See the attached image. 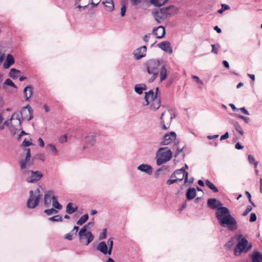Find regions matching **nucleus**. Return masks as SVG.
I'll use <instances>...</instances> for the list:
<instances>
[{"label":"nucleus","mask_w":262,"mask_h":262,"mask_svg":"<svg viewBox=\"0 0 262 262\" xmlns=\"http://www.w3.org/2000/svg\"><path fill=\"white\" fill-rule=\"evenodd\" d=\"M106 11L108 12H112L114 9V4L112 0L106 1L103 2Z\"/></svg>","instance_id":"nucleus-28"},{"label":"nucleus","mask_w":262,"mask_h":262,"mask_svg":"<svg viewBox=\"0 0 262 262\" xmlns=\"http://www.w3.org/2000/svg\"><path fill=\"white\" fill-rule=\"evenodd\" d=\"M168 0H150V3L155 6L160 7L164 5Z\"/></svg>","instance_id":"nucleus-35"},{"label":"nucleus","mask_w":262,"mask_h":262,"mask_svg":"<svg viewBox=\"0 0 262 262\" xmlns=\"http://www.w3.org/2000/svg\"><path fill=\"white\" fill-rule=\"evenodd\" d=\"M166 114V112H163L162 114H161V117H160V124L161 125V127L164 130H166L167 129L169 128V125L167 126L166 125H165V121L163 119V117L164 116V115Z\"/></svg>","instance_id":"nucleus-36"},{"label":"nucleus","mask_w":262,"mask_h":262,"mask_svg":"<svg viewBox=\"0 0 262 262\" xmlns=\"http://www.w3.org/2000/svg\"><path fill=\"white\" fill-rule=\"evenodd\" d=\"M207 205L211 209H216V217L219 224L223 227H227L228 230L234 231L237 229L236 220L230 214L229 209L222 207L223 204L214 198L209 199Z\"/></svg>","instance_id":"nucleus-1"},{"label":"nucleus","mask_w":262,"mask_h":262,"mask_svg":"<svg viewBox=\"0 0 262 262\" xmlns=\"http://www.w3.org/2000/svg\"><path fill=\"white\" fill-rule=\"evenodd\" d=\"M89 219L88 214H85L82 215L77 222V224L79 225H82L85 223Z\"/></svg>","instance_id":"nucleus-37"},{"label":"nucleus","mask_w":262,"mask_h":262,"mask_svg":"<svg viewBox=\"0 0 262 262\" xmlns=\"http://www.w3.org/2000/svg\"><path fill=\"white\" fill-rule=\"evenodd\" d=\"M230 9V7L225 4H223L221 5V9H219L217 11L219 13H222L224 11L229 10Z\"/></svg>","instance_id":"nucleus-42"},{"label":"nucleus","mask_w":262,"mask_h":262,"mask_svg":"<svg viewBox=\"0 0 262 262\" xmlns=\"http://www.w3.org/2000/svg\"><path fill=\"white\" fill-rule=\"evenodd\" d=\"M32 144V142L30 141H27L26 139L23 142V145L24 146H29Z\"/></svg>","instance_id":"nucleus-60"},{"label":"nucleus","mask_w":262,"mask_h":262,"mask_svg":"<svg viewBox=\"0 0 262 262\" xmlns=\"http://www.w3.org/2000/svg\"><path fill=\"white\" fill-rule=\"evenodd\" d=\"M9 130H10V132H11V133L13 135H14L16 134V132H17V129L15 128V127L14 126V125H13V124H11L9 126Z\"/></svg>","instance_id":"nucleus-49"},{"label":"nucleus","mask_w":262,"mask_h":262,"mask_svg":"<svg viewBox=\"0 0 262 262\" xmlns=\"http://www.w3.org/2000/svg\"><path fill=\"white\" fill-rule=\"evenodd\" d=\"M256 219H257V217H256V214L255 213H252L250 214L249 221L251 222H254L256 221Z\"/></svg>","instance_id":"nucleus-52"},{"label":"nucleus","mask_w":262,"mask_h":262,"mask_svg":"<svg viewBox=\"0 0 262 262\" xmlns=\"http://www.w3.org/2000/svg\"><path fill=\"white\" fill-rule=\"evenodd\" d=\"M49 220L52 222H62V219L61 216L56 215L54 216L51 217Z\"/></svg>","instance_id":"nucleus-40"},{"label":"nucleus","mask_w":262,"mask_h":262,"mask_svg":"<svg viewBox=\"0 0 262 262\" xmlns=\"http://www.w3.org/2000/svg\"><path fill=\"white\" fill-rule=\"evenodd\" d=\"M151 36V34L150 33H148V34H147L146 35H145L143 38V41L145 42V43H147L149 41V38Z\"/></svg>","instance_id":"nucleus-56"},{"label":"nucleus","mask_w":262,"mask_h":262,"mask_svg":"<svg viewBox=\"0 0 262 262\" xmlns=\"http://www.w3.org/2000/svg\"><path fill=\"white\" fill-rule=\"evenodd\" d=\"M242 234L237 235V243L234 249V254L235 256H239L243 252H248L252 248V244H248V241L245 237H243Z\"/></svg>","instance_id":"nucleus-4"},{"label":"nucleus","mask_w":262,"mask_h":262,"mask_svg":"<svg viewBox=\"0 0 262 262\" xmlns=\"http://www.w3.org/2000/svg\"><path fill=\"white\" fill-rule=\"evenodd\" d=\"M158 91V88H157L156 94L154 93L153 90H150L145 93L144 99L146 103L144 104V105H147L150 103V108L154 111L158 110L160 107V101L157 98Z\"/></svg>","instance_id":"nucleus-3"},{"label":"nucleus","mask_w":262,"mask_h":262,"mask_svg":"<svg viewBox=\"0 0 262 262\" xmlns=\"http://www.w3.org/2000/svg\"><path fill=\"white\" fill-rule=\"evenodd\" d=\"M59 142L63 143L67 142V136L66 135L62 136L59 139Z\"/></svg>","instance_id":"nucleus-58"},{"label":"nucleus","mask_w":262,"mask_h":262,"mask_svg":"<svg viewBox=\"0 0 262 262\" xmlns=\"http://www.w3.org/2000/svg\"><path fill=\"white\" fill-rule=\"evenodd\" d=\"M192 78L196 80V81L198 83L200 84H203V81L199 78V77L195 75H192Z\"/></svg>","instance_id":"nucleus-57"},{"label":"nucleus","mask_w":262,"mask_h":262,"mask_svg":"<svg viewBox=\"0 0 262 262\" xmlns=\"http://www.w3.org/2000/svg\"><path fill=\"white\" fill-rule=\"evenodd\" d=\"M107 246L105 242H100L97 246V250L101 252L103 254H107Z\"/></svg>","instance_id":"nucleus-25"},{"label":"nucleus","mask_w":262,"mask_h":262,"mask_svg":"<svg viewBox=\"0 0 262 262\" xmlns=\"http://www.w3.org/2000/svg\"><path fill=\"white\" fill-rule=\"evenodd\" d=\"M41 198L40 190L37 188L35 191L30 190L29 191V198L27 202V206L29 209H33L36 207L39 201Z\"/></svg>","instance_id":"nucleus-6"},{"label":"nucleus","mask_w":262,"mask_h":262,"mask_svg":"<svg viewBox=\"0 0 262 262\" xmlns=\"http://www.w3.org/2000/svg\"><path fill=\"white\" fill-rule=\"evenodd\" d=\"M239 110L241 111V112L243 114L247 115H250L249 112L246 109V108L245 107H241V108H240Z\"/></svg>","instance_id":"nucleus-62"},{"label":"nucleus","mask_w":262,"mask_h":262,"mask_svg":"<svg viewBox=\"0 0 262 262\" xmlns=\"http://www.w3.org/2000/svg\"><path fill=\"white\" fill-rule=\"evenodd\" d=\"M46 149L49 154L55 156L58 153V150L56 147L52 144H49L47 145L46 147Z\"/></svg>","instance_id":"nucleus-26"},{"label":"nucleus","mask_w":262,"mask_h":262,"mask_svg":"<svg viewBox=\"0 0 262 262\" xmlns=\"http://www.w3.org/2000/svg\"><path fill=\"white\" fill-rule=\"evenodd\" d=\"M220 45L219 44H213L211 45L212 47V50L211 52L213 53H214L215 54H217L218 53V48L219 47Z\"/></svg>","instance_id":"nucleus-46"},{"label":"nucleus","mask_w":262,"mask_h":262,"mask_svg":"<svg viewBox=\"0 0 262 262\" xmlns=\"http://www.w3.org/2000/svg\"><path fill=\"white\" fill-rule=\"evenodd\" d=\"M252 208L250 205H248L245 211L243 213V216H246L251 210Z\"/></svg>","instance_id":"nucleus-50"},{"label":"nucleus","mask_w":262,"mask_h":262,"mask_svg":"<svg viewBox=\"0 0 262 262\" xmlns=\"http://www.w3.org/2000/svg\"><path fill=\"white\" fill-rule=\"evenodd\" d=\"M152 14L154 16L156 21L159 24L162 23L164 19L166 18L165 15H164V13H163L161 8H159V9L154 11Z\"/></svg>","instance_id":"nucleus-16"},{"label":"nucleus","mask_w":262,"mask_h":262,"mask_svg":"<svg viewBox=\"0 0 262 262\" xmlns=\"http://www.w3.org/2000/svg\"><path fill=\"white\" fill-rule=\"evenodd\" d=\"M90 227L87 225V224L85 225H84L80 230L79 232V233H78V235H82V234H83V233H84L85 232H86L87 230L89 229Z\"/></svg>","instance_id":"nucleus-43"},{"label":"nucleus","mask_w":262,"mask_h":262,"mask_svg":"<svg viewBox=\"0 0 262 262\" xmlns=\"http://www.w3.org/2000/svg\"><path fill=\"white\" fill-rule=\"evenodd\" d=\"M5 84L9 86H11L13 88H16V85L14 83V82L10 80V79H7L5 81Z\"/></svg>","instance_id":"nucleus-47"},{"label":"nucleus","mask_w":262,"mask_h":262,"mask_svg":"<svg viewBox=\"0 0 262 262\" xmlns=\"http://www.w3.org/2000/svg\"><path fill=\"white\" fill-rule=\"evenodd\" d=\"M183 170L182 169H177V170H176L170 176V178H175L176 179H177V175H179L180 174H181Z\"/></svg>","instance_id":"nucleus-45"},{"label":"nucleus","mask_w":262,"mask_h":262,"mask_svg":"<svg viewBox=\"0 0 262 262\" xmlns=\"http://www.w3.org/2000/svg\"><path fill=\"white\" fill-rule=\"evenodd\" d=\"M147 48L145 46H142L135 50L133 55L136 60L145 57L146 55Z\"/></svg>","instance_id":"nucleus-10"},{"label":"nucleus","mask_w":262,"mask_h":262,"mask_svg":"<svg viewBox=\"0 0 262 262\" xmlns=\"http://www.w3.org/2000/svg\"><path fill=\"white\" fill-rule=\"evenodd\" d=\"M152 34L157 38H162L166 34L165 29L162 26L155 27L152 29Z\"/></svg>","instance_id":"nucleus-11"},{"label":"nucleus","mask_w":262,"mask_h":262,"mask_svg":"<svg viewBox=\"0 0 262 262\" xmlns=\"http://www.w3.org/2000/svg\"><path fill=\"white\" fill-rule=\"evenodd\" d=\"M26 150L27 153L25 159L21 160L19 161V164L20 165V168L21 169H24L26 168L27 163L29 161L31 157L30 149L29 148H27Z\"/></svg>","instance_id":"nucleus-18"},{"label":"nucleus","mask_w":262,"mask_h":262,"mask_svg":"<svg viewBox=\"0 0 262 262\" xmlns=\"http://www.w3.org/2000/svg\"><path fill=\"white\" fill-rule=\"evenodd\" d=\"M157 46L159 48L166 52L170 54L172 53V49L169 41H162L159 43Z\"/></svg>","instance_id":"nucleus-15"},{"label":"nucleus","mask_w":262,"mask_h":262,"mask_svg":"<svg viewBox=\"0 0 262 262\" xmlns=\"http://www.w3.org/2000/svg\"><path fill=\"white\" fill-rule=\"evenodd\" d=\"M147 89V86L144 83H140L136 84L135 86V91L138 94H141L143 91Z\"/></svg>","instance_id":"nucleus-27"},{"label":"nucleus","mask_w":262,"mask_h":262,"mask_svg":"<svg viewBox=\"0 0 262 262\" xmlns=\"http://www.w3.org/2000/svg\"><path fill=\"white\" fill-rule=\"evenodd\" d=\"M52 206L55 209H57L58 210H60L62 209V205L59 204L57 200V197L53 195L52 197Z\"/></svg>","instance_id":"nucleus-31"},{"label":"nucleus","mask_w":262,"mask_h":262,"mask_svg":"<svg viewBox=\"0 0 262 262\" xmlns=\"http://www.w3.org/2000/svg\"><path fill=\"white\" fill-rule=\"evenodd\" d=\"M248 161L250 163L254 165L255 168L257 167L258 162L255 161L254 157L252 155H249L248 156Z\"/></svg>","instance_id":"nucleus-39"},{"label":"nucleus","mask_w":262,"mask_h":262,"mask_svg":"<svg viewBox=\"0 0 262 262\" xmlns=\"http://www.w3.org/2000/svg\"><path fill=\"white\" fill-rule=\"evenodd\" d=\"M33 110L29 104L23 107L20 112L23 120H31L33 117Z\"/></svg>","instance_id":"nucleus-8"},{"label":"nucleus","mask_w":262,"mask_h":262,"mask_svg":"<svg viewBox=\"0 0 262 262\" xmlns=\"http://www.w3.org/2000/svg\"><path fill=\"white\" fill-rule=\"evenodd\" d=\"M229 133L228 132H226L224 135L221 136L220 138V141H222L223 140L229 138Z\"/></svg>","instance_id":"nucleus-59"},{"label":"nucleus","mask_w":262,"mask_h":262,"mask_svg":"<svg viewBox=\"0 0 262 262\" xmlns=\"http://www.w3.org/2000/svg\"><path fill=\"white\" fill-rule=\"evenodd\" d=\"M161 65L160 61L156 59H151L147 60L144 64L148 74L152 76L148 79L149 83L152 82L158 77L159 67Z\"/></svg>","instance_id":"nucleus-2"},{"label":"nucleus","mask_w":262,"mask_h":262,"mask_svg":"<svg viewBox=\"0 0 262 262\" xmlns=\"http://www.w3.org/2000/svg\"><path fill=\"white\" fill-rule=\"evenodd\" d=\"M252 262H262V254L257 251H254L251 255Z\"/></svg>","instance_id":"nucleus-22"},{"label":"nucleus","mask_w":262,"mask_h":262,"mask_svg":"<svg viewBox=\"0 0 262 262\" xmlns=\"http://www.w3.org/2000/svg\"><path fill=\"white\" fill-rule=\"evenodd\" d=\"M79 236V239L81 243L87 246L94 240V236L90 231L85 232Z\"/></svg>","instance_id":"nucleus-9"},{"label":"nucleus","mask_w":262,"mask_h":262,"mask_svg":"<svg viewBox=\"0 0 262 262\" xmlns=\"http://www.w3.org/2000/svg\"><path fill=\"white\" fill-rule=\"evenodd\" d=\"M53 193L52 191H48L45 194L44 204L46 207H50L51 205V200H52V197L53 196L52 195Z\"/></svg>","instance_id":"nucleus-21"},{"label":"nucleus","mask_w":262,"mask_h":262,"mask_svg":"<svg viewBox=\"0 0 262 262\" xmlns=\"http://www.w3.org/2000/svg\"><path fill=\"white\" fill-rule=\"evenodd\" d=\"M180 181H181V179H179V177H177V179L168 180L166 182V184L168 185H170L174 183H177L178 182H180Z\"/></svg>","instance_id":"nucleus-44"},{"label":"nucleus","mask_w":262,"mask_h":262,"mask_svg":"<svg viewBox=\"0 0 262 262\" xmlns=\"http://www.w3.org/2000/svg\"><path fill=\"white\" fill-rule=\"evenodd\" d=\"M20 74V71L19 70H16L14 68H12L10 69L9 76L13 79H15L18 77L19 74Z\"/></svg>","instance_id":"nucleus-30"},{"label":"nucleus","mask_w":262,"mask_h":262,"mask_svg":"<svg viewBox=\"0 0 262 262\" xmlns=\"http://www.w3.org/2000/svg\"><path fill=\"white\" fill-rule=\"evenodd\" d=\"M237 236L232 237L229 241H228L226 244L225 247L227 248L230 249L237 242Z\"/></svg>","instance_id":"nucleus-34"},{"label":"nucleus","mask_w":262,"mask_h":262,"mask_svg":"<svg viewBox=\"0 0 262 262\" xmlns=\"http://www.w3.org/2000/svg\"><path fill=\"white\" fill-rule=\"evenodd\" d=\"M206 186L211 189L213 192H217L219 191L217 187L209 180H206L205 181Z\"/></svg>","instance_id":"nucleus-33"},{"label":"nucleus","mask_w":262,"mask_h":262,"mask_svg":"<svg viewBox=\"0 0 262 262\" xmlns=\"http://www.w3.org/2000/svg\"><path fill=\"white\" fill-rule=\"evenodd\" d=\"M159 76L161 82L165 80L167 78V71L166 69V65L165 64H162L160 68Z\"/></svg>","instance_id":"nucleus-20"},{"label":"nucleus","mask_w":262,"mask_h":262,"mask_svg":"<svg viewBox=\"0 0 262 262\" xmlns=\"http://www.w3.org/2000/svg\"><path fill=\"white\" fill-rule=\"evenodd\" d=\"M107 235V230L106 228L103 229L102 232L100 234L99 239L101 240L106 238Z\"/></svg>","instance_id":"nucleus-48"},{"label":"nucleus","mask_w":262,"mask_h":262,"mask_svg":"<svg viewBox=\"0 0 262 262\" xmlns=\"http://www.w3.org/2000/svg\"><path fill=\"white\" fill-rule=\"evenodd\" d=\"M156 163L158 165L166 163L172 158V152L167 147L160 148L157 154Z\"/></svg>","instance_id":"nucleus-5"},{"label":"nucleus","mask_w":262,"mask_h":262,"mask_svg":"<svg viewBox=\"0 0 262 262\" xmlns=\"http://www.w3.org/2000/svg\"><path fill=\"white\" fill-rule=\"evenodd\" d=\"M73 203H69L66 206V212L69 214H71L73 213L74 212L77 211L78 207L77 206H75V207H73Z\"/></svg>","instance_id":"nucleus-29"},{"label":"nucleus","mask_w":262,"mask_h":262,"mask_svg":"<svg viewBox=\"0 0 262 262\" xmlns=\"http://www.w3.org/2000/svg\"><path fill=\"white\" fill-rule=\"evenodd\" d=\"M196 195L195 189L194 188L190 187L187 189L186 193V196L188 200L190 201L194 199Z\"/></svg>","instance_id":"nucleus-24"},{"label":"nucleus","mask_w":262,"mask_h":262,"mask_svg":"<svg viewBox=\"0 0 262 262\" xmlns=\"http://www.w3.org/2000/svg\"><path fill=\"white\" fill-rule=\"evenodd\" d=\"M14 59L13 56L10 54L6 56V60L3 64V68L5 69L9 68L14 63Z\"/></svg>","instance_id":"nucleus-19"},{"label":"nucleus","mask_w":262,"mask_h":262,"mask_svg":"<svg viewBox=\"0 0 262 262\" xmlns=\"http://www.w3.org/2000/svg\"><path fill=\"white\" fill-rule=\"evenodd\" d=\"M107 244L108 245V248H113V238L110 237L107 242Z\"/></svg>","instance_id":"nucleus-53"},{"label":"nucleus","mask_w":262,"mask_h":262,"mask_svg":"<svg viewBox=\"0 0 262 262\" xmlns=\"http://www.w3.org/2000/svg\"><path fill=\"white\" fill-rule=\"evenodd\" d=\"M137 169L142 172H145L148 175H151L152 172V167L150 165L147 164H140L137 167Z\"/></svg>","instance_id":"nucleus-17"},{"label":"nucleus","mask_w":262,"mask_h":262,"mask_svg":"<svg viewBox=\"0 0 262 262\" xmlns=\"http://www.w3.org/2000/svg\"><path fill=\"white\" fill-rule=\"evenodd\" d=\"M126 8V5L125 4H124L121 8V16L122 17H123L125 14Z\"/></svg>","instance_id":"nucleus-51"},{"label":"nucleus","mask_w":262,"mask_h":262,"mask_svg":"<svg viewBox=\"0 0 262 262\" xmlns=\"http://www.w3.org/2000/svg\"><path fill=\"white\" fill-rule=\"evenodd\" d=\"M176 137V134L174 132H171L168 134H165L163 137V144L168 145L170 144L173 141L175 140Z\"/></svg>","instance_id":"nucleus-13"},{"label":"nucleus","mask_w":262,"mask_h":262,"mask_svg":"<svg viewBox=\"0 0 262 262\" xmlns=\"http://www.w3.org/2000/svg\"><path fill=\"white\" fill-rule=\"evenodd\" d=\"M38 142L39 143V145L41 147H44L45 146V143H44V142L43 141V140L41 138H39L38 139Z\"/></svg>","instance_id":"nucleus-64"},{"label":"nucleus","mask_w":262,"mask_h":262,"mask_svg":"<svg viewBox=\"0 0 262 262\" xmlns=\"http://www.w3.org/2000/svg\"><path fill=\"white\" fill-rule=\"evenodd\" d=\"M98 134L95 132H91L89 133L85 137V142L91 146H93L95 144L96 142V138Z\"/></svg>","instance_id":"nucleus-14"},{"label":"nucleus","mask_w":262,"mask_h":262,"mask_svg":"<svg viewBox=\"0 0 262 262\" xmlns=\"http://www.w3.org/2000/svg\"><path fill=\"white\" fill-rule=\"evenodd\" d=\"M236 116H237V117L238 118H240L243 120H244L245 121L246 123H248L249 122V118L247 117H245V116H242V115H236Z\"/></svg>","instance_id":"nucleus-54"},{"label":"nucleus","mask_w":262,"mask_h":262,"mask_svg":"<svg viewBox=\"0 0 262 262\" xmlns=\"http://www.w3.org/2000/svg\"><path fill=\"white\" fill-rule=\"evenodd\" d=\"M233 125L234 126V129L238 132L241 135H243L244 134V132L242 129V127L239 124V123L235 121L233 123Z\"/></svg>","instance_id":"nucleus-38"},{"label":"nucleus","mask_w":262,"mask_h":262,"mask_svg":"<svg viewBox=\"0 0 262 262\" xmlns=\"http://www.w3.org/2000/svg\"><path fill=\"white\" fill-rule=\"evenodd\" d=\"M180 169L183 170L182 173L180 174L181 176L179 177V179H181V181H182L183 179H184V182L186 183L188 181V173L187 171H185V168L184 167H182Z\"/></svg>","instance_id":"nucleus-32"},{"label":"nucleus","mask_w":262,"mask_h":262,"mask_svg":"<svg viewBox=\"0 0 262 262\" xmlns=\"http://www.w3.org/2000/svg\"><path fill=\"white\" fill-rule=\"evenodd\" d=\"M43 175L40 171L28 170L26 181L31 183H35L40 180Z\"/></svg>","instance_id":"nucleus-7"},{"label":"nucleus","mask_w":262,"mask_h":262,"mask_svg":"<svg viewBox=\"0 0 262 262\" xmlns=\"http://www.w3.org/2000/svg\"><path fill=\"white\" fill-rule=\"evenodd\" d=\"M24 95L26 100H28L33 95V88L31 85L27 86L24 90Z\"/></svg>","instance_id":"nucleus-23"},{"label":"nucleus","mask_w":262,"mask_h":262,"mask_svg":"<svg viewBox=\"0 0 262 262\" xmlns=\"http://www.w3.org/2000/svg\"><path fill=\"white\" fill-rule=\"evenodd\" d=\"M161 9L166 17L176 14L178 11L177 7L173 5H170L168 7L161 8Z\"/></svg>","instance_id":"nucleus-12"},{"label":"nucleus","mask_w":262,"mask_h":262,"mask_svg":"<svg viewBox=\"0 0 262 262\" xmlns=\"http://www.w3.org/2000/svg\"><path fill=\"white\" fill-rule=\"evenodd\" d=\"M64 238L69 241H71L73 239V235L71 233H67L65 235Z\"/></svg>","instance_id":"nucleus-61"},{"label":"nucleus","mask_w":262,"mask_h":262,"mask_svg":"<svg viewBox=\"0 0 262 262\" xmlns=\"http://www.w3.org/2000/svg\"><path fill=\"white\" fill-rule=\"evenodd\" d=\"M142 0H130L131 3L133 5L137 6L139 4Z\"/></svg>","instance_id":"nucleus-63"},{"label":"nucleus","mask_w":262,"mask_h":262,"mask_svg":"<svg viewBox=\"0 0 262 262\" xmlns=\"http://www.w3.org/2000/svg\"><path fill=\"white\" fill-rule=\"evenodd\" d=\"M44 212L46 214H47L48 215H50L53 214L57 213L58 212V211L54 208H51V209H46L44 211Z\"/></svg>","instance_id":"nucleus-41"},{"label":"nucleus","mask_w":262,"mask_h":262,"mask_svg":"<svg viewBox=\"0 0 262 262\" xmlns=\"http://www.w3.org/2000/svg\"><path fill=\"white\" fill-rule=\"evenodd\" d=\"M19 118H20L19 115L16 113H14L12 115V116L10 118V120H13L15 119L16 120H19Z\"/></svg>","instance_id":"nucleus-55"}]
</instances>
